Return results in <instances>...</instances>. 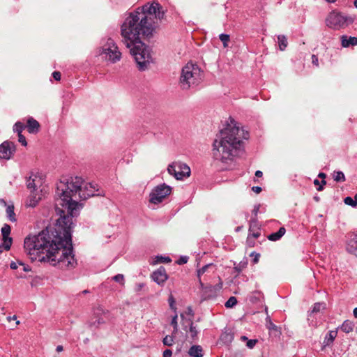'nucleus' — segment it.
<instances>
[{"label":"nucleus","instance_id":"obj_1","mask_svg":"<svg viewBox=\"0 0 357 357\" xmlns=\"http://www.w3.org/2000/svg\"><path fill=\"white\" fill-rule=\"evenodd\" d=\"M100 195L96 183H86L80 176L63 177L56 190V211L60 218L56 227L24 238V248L29 257L61 269L75 268L77 261L73 255L72 218L78 214V199Z\"/></svg>","mask_w":357,"mask_h":357},{"label":"nucleus","instance_id":"obj_2","mask_svg":"<svg viewBox=\"0 0 357 357\" xmlns=\"http://www.w3.org/2000/svg\"><path fill=\"white\" fill-rule=\"evenodd\" d=\"M164 16L162 6L153 1L130 13L121 25L122 42L130 49L139 70L146 69L151 59L149 50L142 38L151 36Z\"/></svg>","mask_w":357,"mask_h":357},{"label":"nucleus","instance_id":"obj_3","mask_svg":"<svg viewBox=\"0 0 357 357\" xmlns=\"http://www.w3.org/2000/svg\"><path fill=\"white\" fill-rule=\"evenodd\" d=\"M248 137V132L231 120V123L220 131L213 143V158L223 163L233 160L242 147L243 139Z\"/></svg>","mask_w":357,"mask_h":357},{"label":"nucleus","instance_id":"obj_4","mask_svg":"<svg viewBox=\"0 0 357 357\" xmlns=\"http://www.w3.org/2000/svg\"><path fill=\"white\" fill-rule=\"evenodd\" d=\"M202 77L201 68L197 64L188 63L181 70L179 84L182 89L188 90L198 86Z\"/></svg>","mask_w":357,"mask_h":357},{"label":"nucleus","instance_id":"obj_5","mask_svg":"<svg viewBox=\"0 0 357 357\" xmlns=\"http://www.w3.org/2000/svg\"><path fill=\"white\" fill-rule=\"evenodd\" d=\"M98 54L103 59L112 63L118 62L121 58V52L111 37H105L101 39Z\"/></svg>","mask_w":357,"mask_h":357},{"label":"nucleus","instance_id":"obj_6","mask_svg":"<svg viewBox=\"0 0 357 357\" xmlns=\"http://www.w3.org/2000/svg\"><path fill=\"white\" fill-rule=\"evenodd\" d=\"M354 19L353 16L344 15L340 12L333 10L327 16L326 24L332 29L339 30L352 24Z\"/></svg>","mask_w":357,"mask_h":357},{"label":"nucleus","instance_id":"obj_7","mask_svg":"<svg viewBox=\"0 0 357 357\" xmlns=\"http://www.w3.org/2000/svg\"><path fill=\"white\" fill-rule=\"evenodd\" d=\"M171 188L165 183L157 185L150 193V202L155 204L162 202L171 193Z\"/></svg>","mask_w":357,"mask_h":357},{"label":"nucleus","instance_id":"obj_8","mask_svg":"<svg viewBox=\"0 0 357 357\" xmlns=\"http://www.w3.org/2000/svg\"><path fill=\"white\" fill-rule=\"evenodd\" d=\"M167 171L169 174L173 175L178 180L188 177L190 174V167L182 162H173L168 166Z\"/></svg>","mask_w":357,"mask_h":357},{"label":"nucleus","instance_id":"obj_9","mask_svg":"<svg viewBox=\"0 0 357 357\" xmlns=\"http://www.w3.org/2000/svg\"><path fill=\"white\" fill-rule=\"evenodd\" d=\"M15 151L14 143L10 142H4L0 145V158L9 159Z\"/></svg>","mask_w":357,"mask_h":357},{"label":"nucleus","instance_id":"obj_10","mask_svg":"<svg viewBox=\"0 0 357 357\" xmlns=\"http://www.w3.org/2000/svg\"><path fill=\"white\" fill-rule=\"evenodd\" d=\"M10 231L11 228L7 224H5L1 228L2 244L4 246V250L6 251L10 250L13 242L12 238L9 236Z\"/></svg>","mask_w":357,"mask_h":357},{"label":"nucleus","instance_id":"obj_11","mask_svg":"<svg viewBox=\"0 0 357 357\" xmlns=\"http://www.w3.org/2000/svg\"><path fill=\"white\" fill-rule=\"evenodd\" d=\"M346 250L357 257V232L352 234L347 241Z\"/></svg>","mask_w":357,"mask_h":357},{"label":"nucleus","instance_id":"obj_12","mask_svg":"<svg viewBox=\"0 0 357 357\" xmlns=\"http://www.w3.org/2000/svg\"><path fill=\"white\" fill-rule=\"evenodd\" d=\"M151 278L158 284L162 285L167 280V275L166 273L165 268L164 267H160L158 270L155 271L151 275Z\"/></svg>","mask_w":357,"mask_h":357},{"label":"nucleus","instance_id":"obj_13","mask_svg":"<svg viewBox=\"0 0 357 357\" xmlns=\"http://www.w3.org/2000/svg\"><path fill=\"white\" fill-rule=\"evenodd\" d=\"M41 192L42 190L34 191H30V195L27 198L26 204L30 207H35L38 202L41 199Z\"/></svg>","mask_w":357,"mask_h":357},{"label":"nucleus","instance_id":"obj_14","mask_svg":"<svg viewBox=\"0 0 357 357\" xmlns=\"http://www.w3.org/2000/svg\"><path fill=\"white\" fill-rule=\"evenodd\" d=\"M40 178L36 174H31L26 180V187L30 191L40 190L38 188L40 186Z\"/></svg>","mask_w":357,"mask_h":357},{"label":"nucleus","instance_id":"obj_15","mask_svg":"<svg viewBox=\"0 0 357 357\" xmlns=\"http://www.w3.org/2000/svg\"><path fill=\"white\" fill-rule=\"evenodd\" d=\"M341 45L343 47L357 45V38L344 35L341 37Z\"/></svg>","mask_w":357,"mask_h":357},{"label":"nucleus","instance_id":"obj_16","mask_svg":"<svg viewBox=\"0 0 357 357\" xmlns=\"http://www.w3.org/2000/svg\"><path fill=\"white\" fill-rule=\"evenodd\" d=\"M40 128L39 123L33 119L32 117L29 118L27 120L26 128L29 133H36L38 132Z\"/></svg>","mask_w":357,"mask_h":357},{"label":"nucleus","instance_id":"obj_17","mask_svg":"<svg viewBox=\"0 0 357 357\" xmlns=\"http://www.w3.org/2000/svg\"><path fill=\"white\" fill-rule=\"evenodd\" d=\"M188 354L191 357H202L204 352L200 345H193L188 350Z\"/></svg>","mask_w":357,"mask_h":357},{"label":"nucleus","instance_id":"obj_18","mask_svg":"<svg viewBox=\"0 0 357 357\" xmlns=\"http://www.w3.org/2000/svg\"><path fill=\"white\" fill-rule=\"evenodd\" d=\"M286 229L282 227L277 232L272 233L268 236V239L271 241H277L280 240L285 234Z\"/></svg>","mask_w":357,"mask_h":357},{"label":"nucleus","instance_id":"obj_19","mask_svg":"<svg viewBox=\"0 0 357 357\" xmlns=\"http://www.w3.org/2000/svg\"><path fill=\"white\" fill-rule=\"evenodd\" d=\"M337 336V331H329L325 338H324V345L326 347V346H329L330 344H331L335 338Z\"/></svg>","mask_w":357,"mask_h":357},{"label":"nucleus","instance_id":"obj_20","mask_svg":"<svg viewBox=\"0 0 357 357\" xmlns=\"http://www.w3.org/2000/svg\"><path fill=\"white\" fill-rule=\"evenodd\" d=\"M354 328V322L348 319L345 320L340 326V329L346 333H349L353 331Z\"/></svg>","mask_w":357,"mask_h":357},{"label":"nucleus","instance_id":"obj_21","mask_svg":"<svg viewBox=\"0 0 357 357\" xmlns=\"http://www.w3.org/2000/svg\"><path fill=\"white\" fill-rule=\"evenodd\" d=\"M6 217L10 221H11L13 222H16L17 219L15 217V213L14 212V206L13 205H8L6 208Z\"/></svg>","mask_w":357,"mask_h":357},{"label":"nucleus","instance_id":"obj_22","mask_svg":"<svg viewBox=\"0 0 357 357\" xmlns=\"http://www.w3.org/2000/svg\"><path fill=\"white\" fill-rule=\"evenodd\" d=\"M189 325H190V327H189L188 333L190 334V337L192 340H195L197 336L198 330H197V327L195 326H194V324L192 323V321L191 320H189ZM184 330L186 332H188L186 328H184Z\"/></svg>","mask_w":357,"mask_h":357},{"label":"nucleus","instance_id":"obj_23","mask_svg":"<svg viewBox=\"0 0 357 357\" xmlns=\"http://www.w3.org/2000/svg\"><path fill=\"white\" fill-rule=\"evenodd\" d=\"M278 41L280 50L282 51L284 50L288 44L287 38L283 35H279L278 36Z\"/></svg>","mask_w":357,"mask_h":357},{"label":"nucleus","instance_id":"obj_24","mask_svg":"<svg viewBox=\"0 0 357 357\" xmlns=\"http://www.w3.org/2000/svg\"><path fill=\"white\" fill-rule=\"evenodd\" d=\"M221 340L226 344H229L232 342L234 335L231 333L224 332L220 336Z\"/></svg>","mask_w":357,"mask_h":357},{"label":"nucleus","instance_id":"obj_25","mask_svg":"<svg viewBox=\"0 0 357 357\" xmlns=\"http://www.w3.org/2000/svg\"><path fill=\"white\" fill-rule=\"evenodd\" d=\"M25 128V126L20 121H17L13 126V131L17 132V135H21L23 130Z\"/></svg>","mask_w":357,"mask_h":357},{"label":"nucleus","instance_id":"obj_26","mask_svg":"<svg viewBox=\"0 0 357 357\" xmlns=\"http://www.w3.org/2000/svg\"><path fill=\"white\" fill-rule=\"evenodd\" d=\"M333 179L336 182H343L345 181V176L342 172H335L333 174Z\"/></svg>","mask_w":357,"mask_h":357},{"label":"nucleus","instance_id":"obj_27","mask_svg":"<svg viewBox=\"0 0 357 357\" xmlns=\"http://www.w3.org/2000/svg\"><path fill=\"white\" fill-rule=\"evenodd\" d=\"M325 308V304L324 303H316L314 304L310 314L320 312L321 310Z\"/></svg>","mask_w":357,"mask_h":357},{"label":"nucleus","instance_id":"obj_28","mask_svg":"<svg viewBox=\"0 0 357 357\" xmlns=\"http://www.w3.org/2000/svg\"><path fill=\"white\" fill-rule=\"evenodd\" d=\"M237 303V299L234 296H231L225 303V306L227 308H231L235 306Z\"/></svg>","mask_w":357,"mask_h":357},{"label":"nucleus","instance_id":"obj_29","mask_svg":"<svg viewBox=\"0 0 357 357\" xmlns=\"http://www.w3.org/2000/svg\"><path fill=\"white\" fill-rule=\"evenodd\" d=\"M234 268V271L238 274H239L247 266L246 261H241L238 264L236 265Z\"/></svg>","mask_w":357,"mask_h":357},{"label":"nucleus","instance_id":"obj_30","mask_svg":"<svg viewBox=\"0 0 357 357\" xmlns=\"http://www.w3.org/2000/svg\"><path fill=\"white\" fill-rule=\"evenodd\" d=\"M220 40L222 42L223 46L227 47L228 46V42L229 41V35L225 33H221L219 36Z\"/></svg>","mask_w":357,"mask_h":357},{"label":"nucleus","instance_id":"obj_31","mask_svg":"<svg viewBox=\"0 0 357 357\" xmlns=\"http://www.w3.org/2000/svg\"><path fill=\"white\" fill-rule=\"evenodd\" d=\"M258 222L256 219H252L250 222L249 232H252L254 230H259Z\"/></svg>","mask_w":357,"mask_h":357},{"label":"nucleus","instance_id":"obj_32","mask_svg":"<svg viewBox=\"0 0 357 357\" xmlns=\"http://www.w3.org/2000/svg\"><path fill=\"white\" fill-rule=\"evenodd\" d=\"M260 232L258 230H254L252 232H249L248 236V242L249 244L251 243V237L254 238H257L260 236Z\"/></svg>","mask_w":357,"mask_h":357},{"label":"nucleus","instance_id":"obj_33","mask_svg":"<svg viewBox=\"0 0 357 357\" xmlns=\"http://www.w3.org/2000/svg\"><path fill=\"white\" fill-rule=\"evenodd\" d=\"M162 342L166 346H172L174 343V337L171 335H166L163 338Z\"/></svg>","mask_w":357,"mask_h":357},{"label":"nucleus","instance_id":"obj_34","mask_svg":"<svg viewBox=\"0 0 357 357\" xmlns=\"http://www.w3.org/2000/svg\"><path fill=\"white\" fill-rule=\"evenodd\" d=\"M344 202L347 205L351 206L352 207H356L357 205L354 198L351 197H345Z\"/></svg>","mask_w":357,"mask_h":357},{"label":"nucleus","instance_id":"obj_35","mask_svg":"<svg viewBox=\"0 0 357 357\" xmlns=\"http://www.w3.org/2000/svg\"><path fill=\"white\" fill-rule=\"evenodd\" d=\"M318 176L321 178H323V180L321 181V185H319L318 188H317V190L318 191H321L323 190V185H326V181L324 180V178H326V174L323 172H320L318 175Z\"/></svg>","mask_w":357,"mask_h":357},{"label":"nucleus","instance_id":"obj_36","mask_svg":"<svg viewBox=\"0 0 357 357\" xmlns=\"http://www.w3.org/2000/svg\"><path fill=\"white\" fill-rule=\"evenodd\" d=\"M112 279L119 283L123 284L124 282V276L122 274H117L114 275Z\"/></svg>","mask_w":357,"mask_h":357},{"label":"nucleus","instance_id":"obj_37","mask_svg":"<svg viewBox=\"0 0 357 357\" xmlns=\"http://www.w3.org/2000/svg\"><path fill=\"white\" fill-rule=\"evenodd\" d=\"M19 266H20V270H22L23 272H29L31 271L29 266L26 265L22 261H19Z\"/></svg>","mask_w":357,"mask_h":357},{"label":"nucleus","instance_id":"obj_38","mask_svg":"<svg viewBox=\"0 0 357 357\" xmlns=\"http://www.w3.org/2000/svg\"><path fill=\"white\" fill-rule=\"evenodd\" d=\"M211 264H207V265H205L202 268H201L200 269H199L197 271V276L199 278H200L201 275H203L207 270V268L211 266Z\"/></svg>","mask_w":357,"mask_h":357},{"label":"nucleus","instance_id":"obj_39","mask_svg":"<svg viewBox=\"0 0 357 357\" xmlns=\"http://www.w3.org/2000/svg\"><path fill=\"white\" fill-rule=\"evenodd\" d=\"M257 342V340H255V339L248 340L247 341L246 346L249 349H252L256 345Z\"/></svg>","mask_w":357,"mask_h":357},{"label":"nucleus","instance_id":"obj_40","mask_svg":"<svg viewBox=\"0 0 357 357\" xmlns=\"http://www.w3.org/2000/svg\"><path fill=\"white\" fill-rule=\"evenodd\" d=\"M250 256L253 257V259H252L253 264L258 263L259 257H260V255L259 253H257L255 252H252L250 254Z\"/></svg>","mask_w":357,"mask_h":357},{"label":"nucleus","instance_id":"obj_41","mask_svg":"<svg viewBox=\"0 0 357 357\" xmlns=\"http://www.w3.org/2000/svg\"><path fill=\"white\" fill-rule=\"evenodd\" d=\"M18 141L22 146H26L27 145L26 138L22 134L18 135Z\"/></svg>","mask_w":357,"mask_h":357},{"label":"nucleus","instance_id":"obj_42","mask_svg":"<svg viewBox=\"0 0 357 357\" xmlns=\"http://www.w3.org/2000/svg\"><path fill=\"white\" fill-rule=\"evenodd\" d=\"M171 324L174 327V331H176L178 329L177 315H175L174 317H173L172 321H171Z\"/></svg>","mask_w":357,"mask_h":357},{"label":"nucleus","instance_id":"obj_43","mask_svg":"<svg viewBox=\"0 0 357 357\" xmlns=\"http://www.w3.org/2000/svg\"><path fill=\"white\" fill-rule=\"evenodd\" d=\"M52 77H54V79L55 80L59 81L61 79V73L59 72V71H54L52 73Z\"/></svg>","mask_w":357,"mask_h":357},{"label":"nucleus","instance_id":"obj_44","mask_svg":"<svg viewBox=\"0 0 357 357\" xmlns=\"http://www.w3.org/2000/svg\"><path fill=\"white\" fill-rule=\"evenodd\" d=\"M188 257H186V256H183L181 257L178 261V264H186L188 262Z\"/></svg>","mask_w":357,"mask_h":357},{"label":"nucleus","instance_id":"obj_45","mask_svg":"<svg viewBox=\"0 0 357 357\" xmlns=\"http://www.w3.org/2000/svg\"><path fill=\"white\" fill-rule=\"evenodd\" d=\"M19 261H12L10 264V267L11 269H17L19 267H20L19 266Z\"/></svg>","mask_w":357,"mask_h":357},{"label":"nucleus","instance_id":"obj_46","mask_svg":"<svg viewBox=\"0 0 357 357\" xmlns=\"http://www.w3.org/2000/svg\"><path fill=\"white\" fill-rule=\"evenodd\" d=\"M312 63L316 66H319L318 57L314 54L312 56Z\"/></svg>","mask_w":357,"mask_h":357},{"label":"nucleus","instance_id":"obj_47","mask_svg":"<svg viewBox=\"0 0 357 357\" xmlns=\"http://www.w3.org/2000/svg\"><path fill=\"white\" fill-rule=\"evenodd\" d=\"M172 351L170 349H166L163 351V357H172Z\"/></svg>","mask_w":357,"mask_h":357},{"label":"nucleus","instance_id":"obj_48","mask_svg":"<svg viewBox=\"0 0 357 357\" xmlns=\"http://www.w3.org/2000/svg\"><path fill=\"white\" fill-rule=\"evenodd\" d=\"M159 261L160 262H162V263L170 262L171 261V259L169 257H159Z\"/></svg>","mask_w":357,"mask_h":357},{"label":"nucleus","instance_id":"obj_49","mask_svg":"<svg viewBox=\"0 0 357 357\" xmlns=\"http://www.w3.org/2000/svg\"><path fill=\"white\" fill-rule=\"evenodd\" d=\"M252 190L253 192H255V193H259L261 192V188L259 187V186H253L252 188Z\"/></svg>","mask_w":357,"mask_h":357},{"label":"nucleus","instance_id":"obj_50","mask_svg":"<svg viewBox=\"0 0 357 357\" xmlns=\"http://www.w3.org/2000/svg\"><path fill=\"white\" fill-rule=\"evenodd\" d=\"M169 303L170 307H173V305L174 303V299L172 295L169 298Z\"/></svg>","mask_w":357,"mask_h":357},{"label":"nucleus","instance_id":"obj_51","mask_svg":"<svg viewBox=\"0 0 357 357\" xmlns=\"http://www.w3.org/2000/svg\"><path fill=\"white\" fill-rule=\"evenodd\" d=\"M262 175H263V173H262V172H261V171H260V170H257V171H256V172H255V176H256L257 177H261V176H262Z\"/></svg>","mask_w":357,"mask_h":357},{"label":"nucleus","instance_id":"obj_52","mask_svg":"<svg viewBox=\"0 0 357 357\" xmlns=\"http://www.w3.org/2000/svg\"><path fill=\"white\" fill-rule=\"evenodd\" d=\"M63 350V347L61 345H58L56 348L57 352H61Z\"/></svg>","mask_w":357,"mask_h":357},{"label":"nucleus","instance_id":"obj_53","mask_svg":"<svg viewBox=\"0 0 357 357\" xmlns=\"http://www.w3.org/2000/svg\"><path fill=\"white\" fill-rule=\"evenodd\" d=\"M259 209V206H256L253 210V213H255V215H257V213H258V211Z\"/></svg>","mask_w":357,"mask_h":357},{"label":"nucleus","instance_id":"obj_54","mask_svg":"<svg viewBox=\"0 0 357 357\" xmlns=\"http://www.w3.org/2000/svg\"><path fill=\"white\" fill-rule=\"evenodd\" d=\"M144 284L143 283H139L137 284V291L141 290L144 287Z\"/></svg>","mask_w":357,"mask_h":357},{"label":"nucleus","instance_id":"obj_55","mask_svg":"<svg viewBox=\"0 0 357 357\" xmlns=\"http://www.w3.org/2000/svg\"><path fill=\"white\" fill-rule=\"evenodd\" d=\"M7 319L9 321H11V320H16L17 319V317H16V315H14L13 317H8Z\"/></svg>","mask_w":357,"mask_h":357},{"label":"nucleus","instance_id":"obj_56","mask_svg":"<svg viewBox=\"0 0 357 357\" xmlns=\"http://www.w3.org/2000/svg\"><path fill=\"white\" fill-rule=\"evenodd\" d=\"M97 322H98V324H100L104 323V322H105V320H104V319H103V318H99V319H98Z\"/></svg>","mask_w":357,"mask_h":357},{"label":"nucleus","instance_id":"obj_57","mask_svg":"<svg viewBox=\"0 0 357 357\" xmlns=\"http://www.w3.org/2000/svg\"><path fill=\"white\" fill-rule=\"evenodd\" d=\"M353 314H354V316L357 318V307L354 308V311H353Z\"/></svg>","mask_w":357,"mask_h":357},{"label":"nucleus","instance_id":"obj_58","mask_svg":"<svg viewBox=\"0 0 357 357\" xmlns=\"http://www.w3.org/2000/svg\"><path fill=\"white\" fill-rule=\"evenodd\" d=\"M241 340L242 341H248V337H247L246 336H245V335H242V336L241 337Z\"/></svg>","mask_w":357,"mask_h":357},{"label":"nucleus","instance_id":"obj_59","mask_svg":"<svg viewBox=\"0 0 357 357\" xmlns=\"http://www.w3.org/2000/svg\"><path fill=\"white\" fill-rule=\"evenodd\" d=\"M18 278H24V275L22 273V272H19L18 273V275H17Z\"/></svg>","mask_w":357,"mask_h":357},{"label":"nucleus","instance_id":"obj_60","mask_svg":"<svg viewBox=\"0 0 357 357\" xmlns=\"http://www.w3.org/2000/svg\"><path fill=\"white\" fill-rule=\"evenodd\" d=\"M4 250V246L3 244H0V254L3 252Z\"/></svg>","mask_w":357,"mask_h":357},{"label":"nucleus","instance_id":"obj_61","mask_svg":"<svg viewBox=\"0 0 357 357\" xmlns=\"http://www.w3.org/2000/svg\"><path fill=\"white\" fill-rule=\"evenodd\" d=\"M314 184L315 185H319V180L315 179V180L314 181Z\"/></svg>","mask_w":357,"mask_h":357},{"label":"nucleus","instance_id":"obj_62","mask_svg":"<svg viewBox=\"0 0 357 357\" xmlns=\"http://www.w3.org/2000/svg\"><path fill=\"white\" fill-rule=\"evenodd\" d=\"M188 312H189V314H191V315H192V314H193V313H192V310L191 309V307H188Z\"/></svg>","mask_w":357,"mask_h":357},{"label":"nucleus","instance_id":"obj_63","mask_svg":"<svg viewBox=\"0 0 357 357\" xmlns=\"http://www.w3.org/2000/svg\"><path fill=\"white\" fill-rule=\"evenodd\" d=\"M354 201L356 202V203L357 204V194H356V195H354Z\"/></svg>","mask_w":357,"mask_h":357},{"label":"nucleus","instance_id":"obj_64","mask_svg":"<svg viewBox=\"0 0 357 357\" xmlns=\"http://www.w3.org/2000/svg\"><path fill=\"white\" fill-rule=\"evenodd\" d=\"M354 6L357 8V0H354Z\"/></svg>","mask_w":357,"mask_h":357}]
</instances>
